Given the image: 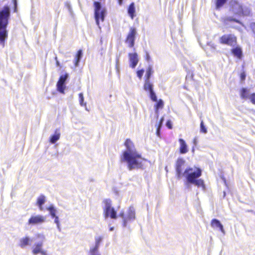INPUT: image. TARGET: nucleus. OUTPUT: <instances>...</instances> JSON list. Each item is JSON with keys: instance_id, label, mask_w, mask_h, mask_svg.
I'll use <instances>...</instances> for the list:
<instances>
[{"instance_id": "1", "label": "nucleus", "mask_w": 255, "mask_h": 255, "mask_svg": "<svg viewBox=\"0 0 255 255\" xmlns=\"http://www.w3.org/2000/svg\"><path fill=\"white\" fill-rule=\"evenodd\" d=\"M185 161L183 158L177 159L175 164L176 176L178 179L182 177L185 178V185L187 188H190L191 184H194L198 187H201L203 190L205 186L203 179H199L202 175V170L196 166L188 167L183 172V166Z\"/></svg>"}, {"instance_id": "2", "label": "nucleus", "mask_w": 255, "mask_h": 255, "mask_svg": "<svg viewBox=\"0 0 255 255\" xmlns=\"http://www.w3.org/2000/svg\"><path fill=\"white\" fill-rule=\"evenodd\" d=\"M125 145L126 150L121 155V162L127 163L129 171L143 170L145 168L144 163L147 160L142 158L141 154L136 151L130 139H127L125 142Z\"/></svg>"}, {"instance_id": "3", "label": "nucleus", "mask_w": 255, "mask_h": 255, "mask_svg": "<svg viewBox=\"0 0 255 255\" xmlns=\"http://www.w3.org/2000/svg\"><path fill=\"white\" fill-rule=\"evenodd\" d=\"M10 15V8L7 5H4L0 8V44L3 47L4 41L7 38L6 27Z\"/></svg>"}, {"instance_id": "4", "label": "nucleus", "mask_w": 255, "mask_h": 255, "mask_svg": "<svg viewBox=\"0 0 255 255\" xmlns=\"http://www.w3.org/2000/svg\"><path fill=\"white\" fill-rule=\"evenodd\" d=\"M229 10L235 15L238 16H249L251 12V9L249 6L236 0H232L229 2Z\"/></svg>"}, {"instance_id": "5", "label": "nucleus", "mask_w": 255, "mask_h": 255, "mask_svg": "<svg viewBox=\"0 0 255 255\" xmlns=\"http://www.w3.org/2000/svg\"><path fill=\"white\" fill-rule=\"evenodd\" d=\"M95 7L94 16L97 25L100 28L99 26V20L103 21L105 19L106 10L104 8H102L101 3L99 1H95L94 3Z\"/></svg>"}, {"instance_id": "6", "label": "nucleus", "mask_w": 255, "mask_h": 255, "mask_svg": "<svg viewBox=\"0 0 255 255\" xmlns=\"http://www.w3.org/2000/svg\"><path fill=\"white\" fill-rule=\"evenodd\" d=\"M105 207L104 208V213L105 219L110 217L111 219H116L117 218V212L112 207V202L110 199H105L104 201Z\"/></svg>"}, {"instance_id": "7", "label": "nucleus", "mask_w": 255, "mask_h": 255, "mask_svg": "<svg viewBox=\"0 0 255 255\" xmlns=\"http://www.w3.org/2000/svg\"><path fill=\"white\" fill-rule=\"evenodd\" d=\"M119 216L123 219V227H126L128 222L133 221L135 219V209L133 207L130 206L126 214H125L124 212L122 211L120 213Z\"/></svg>"}, {"instance_id": "8", "label": "nucleus", "mask_w": 255, "mask_h": 255, "mask_svg": "<svg viewBox=\"0 0 255 255\" xmlns=\"http://www.w3.org/2000/svg\"><path fill=\"white\" fill-rule=\"evenodd\" d=\"M69 77V75L67 73H65L64 75L60 76L58 81L57 82L56 87L57 91L60 93L64 94V90L66 87L65 83Z\"/></svg>"}, {"instance_id": "9", "label": "nucleus", "mask_w": 255, "mask_h": 255, "mask_svg": "<svg viewBox=\"0 0 255 255\" xmlns=\"http://www.w3.org/2000/svg\"><path fill=\"white\" fill-rule=\"evenodd\" d=\"M45 220L46 217L42 215H33L29 219L27 224L31 226L41 224L45 222Z\"/></svg>"}, {"instance_id": "10", "label": "nucleus", "mask_w": 255, "mask_h": 255, "mask_svg": "<svg viewBox=\"0 0 255 255\" xmlns=\"http://www.w3.org/2000/svg\"><path fill=\"white\" fill-rule=\"evenodd\" d=\"M136 34V28L134 27H130L126 40V42L128 44V46L130 48L134 46Z\"/></svg>"}, {"instance_id": "11", "label": "nucleus", "mask_w": 255, "mask_h": 255, "mask_svg": "<svg viewBox=\"0 0 255 255\" xmlns=\"http://www.w3.org/2000/svg\"><path fill=\"white\" fill-rule=\"evenodd\" d=\"M220 41L221 43L233 46L236 43V38L231 34L224 35L220 38Z\"/></svg>"}, {"instance_id": "12", "label": "nucleus", "mask_w": 255, "mask_h": 255, "mask_svg": "<svg viewBox=\"0 0 255 255\" xmlns=\"http://www.w3.org/2000/svg\"><path fill=\"white\" fill-rule=\"evenodd\" d=\"M128 57L130 67L134 68L138 62L137 54L136 53H129Z\"/></svg>"}, {"instance_id": "13", "label": "nucleus", "mask_w": 255, "mask_h": 255, "mask_svg": "<svg viewBox=\"0 0 255 255\" xmlns=\"http://www.w3.org/2000/svg\"><path fill=\"white\" fill-rule=\"evenodd\" d=\"M211 225L213 228H218L223 234H225V232L224 229L223 225L221 223L220 221L218 219H213L211 221Z\"/></svg>"}, {"instance_id": "14", "label": "nucleus", "mask_w": 255, "mask_h": 255, "mask_svg": "<svg viewBox=\"0 0 255 255\" xmlns=\"http://www.w3.org/2000/svg\"><path fill=\"white\" fill-rule=\"evenodd\" d=\"M240 97L242 99L246 100L250 99L251 95L250 90L246 88H242L240 90Z\"/></svg>"}, {"instance_id": "15", "label": "nucleus", "mask_w": 255, "mask_h": 255, "mask_svg": "<svg viewBox=\"0 0 255 255\" xmlns=\"http://www.w3.org/2000/svg\"><path fill=\"white\" fill-rule=\"evenodd\" d=\"M180 152L181 154H185L188 152L187 145L185 140L182 138H179Z\"/></svg>"}, {"instance_id": "16", "label": "nucleus", "mask_w": 255, "mask_h": 255, "mask_svg": "<svg viewBox=\"0 0 255 255\" xmlns=\"http://www.w3.org/2000/svg\"><path fill=\"white\" fill-rule=\"evenodd\" d=\"M235 22L237 23L242 24V22L240 20L234 17L233 16H227L224 18V22L226 25L229 24L230 22Z\"/></svg>"}, {"instance_id": "17", "label": "nucleus", "mask_w": 255, "mask_h": 255, "mask_svg": "<svg viewBox=\"0 0 255 255\" xmlns=\"http://www.w3.org/2000/svg\"><path fill=\"white\" fill-rule=\"evenodd\" d=\"M45 201L46 197L44 195L41 194L38 197L36 204L40 210H43V205L44 204Z\"/></svg>"}, {"instance_id": "18", "label": "nucleus", "mask_w": 255, "mask_h": 255, "mask_svg": "<svg viewBox=\"0 0 255 255\" xmlns=\"http://www.w3.org/2000/svg\"><path fill=\"white\" fill-rule=\"evenodd\" d=\"M30 239L28 237L21 238L19 240V246L21 248L23 249L26 246L30 245Z\"/></svg>"}, {"instance_id": "19", "label": "nucleus", "mask_w": 255, "mask_h": 255, "mask_svg": "<svg viewBox=\"0 0 255 255\" xmlns=\"http://www.w3.org/2000/svg\"><path fill=\"white\" fill-rule=\"evenodd\" d=\"M60 136V133L59 129H56L55 131V133L50 136L49 141L51 143L54 144L59 139Z\"/></svg>"}, {"instance_id": "20", "label": "nucleus", "mask_w": 255, "mask_h": 255, "mask_svg": "<svg viewBox=\"0 0 255 255\" xmlns=\"http://www.w3.org/2000/svg\"><path fill=\"white\" fill-rule=\"evenodd\" d=\"M35 247L32 250V253L34 255H36L40 253L41 251L43 246V242H39L35 244Z\"/></svg>"}, {"instance_id": "21", "label": "nucleus", "mask_w": 255, "mask_h": 255, "mask_svg": "<svg viewBox=\"0 0 255 255\" xmlns=\"http://www.w3.org/2000/svg\"><path fill=\"white\" fill-rule=\"evenodd\" d=\"M135 8L134 2H131L128 9V13L131 19H133L135 16Z\"/></svg>"}, {"instance_id": "22", "label": "nucleus", "mask_w": 255, "mask_h": 255, "mask_svg": "<svg viewBox=\"0 0 255 255\" xmlns=\"http://www.w3.org/2000/svg\"><path fill=\"white\" fill-rule=\"evenodd\" d=\"M83 55V52L82 50H79L76 53L75 57L74 60V63L75 67L79 66V63L82 58Z\"/></svg>"}, {"instance_id": "23", "label": "nucleus", "mask_w": 255, "mask_h": 255, "mask_svg": "<svg viewBox=\"0 0 255 255\" xmlns=\"http://www.w3.org/2000/svg\"><path fill=\"white\" fill-rule=\"evenodd\" d=\"M232 54L239 59H241L242 57L243 52L240 47H236L232 49Z\"/></svg>"}, {"instance_id": "24", "label": "nucleus", "mask_w": 255, "mask_h": 255, "mask_svg": "<svg viewBox=\"0 0 255 255\" xmlns=\"http://www.w3.org/2000/svg\"><path fill=\"white\" fill-rule=\"evenodd\" d=\"M143 89L145 91L150 92L153 90V85L150 80H145L143 85Z\"/></svg>"}, {"instance_id": "25", "label": "nucleus", "mask_w": 255, "mask_h": 255, "mask_svg": "<svg viewBox=\"0 0 255 255\" xmlns=\"http://www.w3.org/2000/svg\"><path fill=\"white\" fill-rule=\"evenodd\" d=\"M164 106V102L162 100L159 99L156 101V103L154 106L155 112L157 116V118L158 117V110L163 108Z\"/></svg>"}, {"instance_id": "26", "label": "nucleus", "mask_w": 255, "mask_h": 255, "mask_svg": "<svg viewBox=\"0 0 255 255\" xmlns=\"http://www.w3.org/2000/svg\"><path fill=\"white\" fill-rule=\"evenodd\" d=\"M46 209L49 212L50 215L52 218L57 216L56 215V209L53 205H51L49 207H47Z\"/></svg>"}, {"instance_id": "27", "label": "nucleus", "mask_w": 255, "mask_h": 255, "mask_svg": "<svg viewBox=\"0 0 255 255\" xmlns=\"http://www.w3.org/2000/svg\"><path fill=\"white\" fill-rule=\"evenodd\" d=\"M153 73V70L152 69V67L151 65H149L147 69H146V74H145V80H150V79L151 78V75Z\"/></svg>"}, {"instance_id": "28", "label": "nucleus", "mask_w": 255, "mask_h": 255, "mask_svg": "<svg viewBox=\"0 0 255 255\" xmlns=\"http://www.w3.org/2000/svg\"><path fill=\"white\" fill-rule=\"evenodd\" d=\"M228 0H216V7L217 9H219Z\"/></svg>"}, {"instance_id": "29", "label": "nucleus", "mask_w": 255, "mask_h": 255, "mask_svg": "<svg viewBox=\"0 0 255 255\" xmlns=\"http://www.w3.org/2000/svg\"><path fill=\"white\" fill-rule=\"evenodd\" d=\"M200 132L206 134L207 133V129L205 126L204 125V122L203 121H201L200 123Z\"/></svg>"}, {"instance_id": "30", "label": "nucleus", "mask_w": 255, "mask_h": 255, "mask_svg": "<svg viewBox=\"0 0 255 255\" xmlns=\"http://www.w3.org/2000/svg\"><path fill=\"white\" fill-rule=\"evenodd\" d=\"M148 93L150 99L153 102H156L157 101V98L154 91L153 90L148 92Z\"/></svg>"}, {"instance_id": "31", "label": "nucleus", "mask_w": 255, "mask_h": 255, "mask_svg": "<svg viewBox=\"0 0 255 255\" xmlns=\"http://www.w3.org/2000/svg\"><path fill=\"white\" fill-rule=\"evenodd\" d=\"M79 102H80V105L81 106H86V103H84V98L83 94L82 93H80L79 94Z\"/></svg>"}, {"instance_id": "32", "label": "nucleus", "mask_w": 255, "mask_h": 255, "mask_svg": "<svg viewBox=\"0 0 255 255\" xmlns=\"http://www.w3.org/2000/svg\"><path fill=\"white\" fill-rule=\"evenodd\" d=\"M99 247L97 246H95L94 248H91L90 249V253L91 255H97V252L98 251Z\"/></svg>"}, {"instance_id": "33", "label": "nucleus", "mask_w": 255, "mask_h": 255, "mask_svg": "<svg viewBox=\"0 0 255 255\" xmlns=\"http://www.w3.org/2000/svg\"><path fill=\"white\" fill-rule=\"evenodd\" d=\"M103 240L102 237H95V246L100 247V245Z\"/></svg>"}, {"instance_id": "34", "label": "nucleus", "mask_w": 255, "mask_h": 255, "mask_svg": "<svg viewBox=\"0 0 255 255\" xmlns=\"http://www.w3.org/2000/svg\"><path fill=\"white\" fill-rule=\"evenodd\" d=\"M119 68H120V64H119V57H118L117 55L116 59V69L117 70V71L118 72H119Z\"/></svg>"}, {"instance_id": "35", "label": "nucleus", "mask_w": 255, "mask_h": 255, "mask_svg": "<svg viewBox=\"0 0 255 255\" xmlns=\"http://www.w3.org/2000/svg\"><path fill=\"white\" fill-rule=\"evenodd\" d=\"M144 71L143 69H141V70H139L137 71L136 72V74H137V76L139 78V79H141V77H142L143 76V73H144Z\"/></svg>"}, {"instance_id": "36", "label": "nucleus", "mask_w": 255, "mask_h": 255, "mask_svg": "<svg viewBox=\"0 0 255 255\" xmlns=\"http://www.w3.org/2000/svg\"><path fill=\"white\" fill-rule=\"evenodd\" d=\"M250 100L253 104L255 105V93L251 94Z\"/></svg>"}, {"instance_id": "37", "label": "nucleus", "mask_w": 255, "mask_h": 255, "mask_svg": "<svg viewBox=\"0 0 255 255\" xmlns=\"http://www.w3.org/2000/svg\"><path fill=\"white\" fill-rule=\"evenodd\" d=\"M12 2L13 3V11L14 12H16L17 11V0H12Z\"/></svg>"}, {"instance_id": "38", "label": "nucleus", "mask_w": 255, "mask_h": 255, "mask_svg": "<svg viewBox=\"0 0 255 255\" xmlns=\"http://www.w3.org/2000/svg\"><path fill=\"white\" fill-rule=\"evenodd\" d=\"M250 26L252 31L255 34V22H251L250 24Z\"/></svg>"}, {"instance_id": "39", "label": "nucleus", "mask_w": 255, "mask_h": 255, "mask_svg": "<svg viewBox=\"0 0 255 255\" xmlns=\"http://www.w3.org/2000/svg\"><path fill=\"white\" fill-rule=\"evenodd\" d=\"M166 126L168 128L171 129L172 128V125L171 121L168 120L166 123Z\"/></svg>"}, {"instance_id": "40", "label": "nucleus", "mask_w": 255, "mask_h": 255, "mask_svg": "<svg viewBox=\"0 0 255 255\" xmlns=\"http://www.w3.org/2000/svg\"><path fill=\"white\" fill-rule=\"evenodd\" d=\"M54 219V223L57 225L60 224V222L59 220V217L56 216V217L53 218Z\"/></svg>"}, {"instance_id": "41", "label": "nucleus", "mask_w": 255, "mask_h": 255, "mask_svg": "<svg viewBox=\"0 0 255 255\" xmlns=\"http://www.w3.org/2000/svg\"><path fill=\"white\" fill-rule=\"evenodd\" d=\"M246 74L244 72L242 73L241 74V80H242V81L245 80V79H246Z\"/></svg>"}, {"instance_id": "42", "label": "nucleus", "mask_w": 255, "mask_h": 255, "mask_svg": "<svg viewBox=\"0 0 255 255\" xmlns=\"http://www.w3.org/2000/svg\"><path fill=\"white\" fill-rule=\"evenodd\" d=\"M164 121V118L163 117H162L159 122V124H158V127H162V124H163V122Z\"/></svg>"}, {"instance_id": "43", "label": "nucleus", "mask_w": 255, "mask_h": 255, "mask_svg": "<svg viewBox=\"0 0 255 255\" xmlns=\"http://www.w3.org/2000/svg\"><path fill=\"white\" fill-rule=\"evenodd\" d=\"M150 59V57L149 56V54H148V53L147 52H146V57H145L146 60H147V61H149Z\"/></svg>"}, {"instance_id": "44", "label": "nucleus", "mask_w": 255, "mask_h": 255, "mask_svg": "<svg viewBox=\"0 0 255 255\" xmlns=\"http://www.w3.org/2000/svg\"><path fill=\"white\" fill-rule=\"evenodd\" d=\"M160 128H161L160 127H158L156 129V134L157 136H159V135H160Z\"/></svg>"}, {"instance_id": "45", "label": "nucleus", "mask_w": 255, "mask_h": 255, "mask_svg": "<svg viewBox=\"0 0 255 255\" xmlns=\"http://www.w3.org/2000/svg\"><path fill=\"white\" fill-rule=\"evenodd\" d=\"M209 46H210L213 50L216 49V45L213 43L209 44Z\"/></svg>"}, {"instance_id": "46", "label": "nucleus", "mask_w": 255, "mask_h": 255, "mask_svg": "<svg viewBox=\"0 0 255 255\" xmlns=\"http://www.w3.org/2000/svg\"><path fill=\"white\" fill-rule=\"evenodd\" d=\"M193 143L195 146H196L197 144V137H195L193 139Z\"/></svg>"}, {"instance_id": "47", "label": "nucleus", "mask_w": 255, "mask_h": 255, "mask_svg": "<svg viewBox=\"0 0 255 255\" xmlns=\"http://www.w3.org/2000/svg\"><path fill=\"white\" fill-rule=\"evenodd\" d=\"M55 60L56 61V65H57V66L60 67V64L59 62L57 60V57H55Z\"/></svg>"}, {"instance_id": "48", "label": "nucleus", "mask_w": 255, "mask_h": 255, "mask_svg": "<svg viewBox=\"0 0 255 255\" xmlns=\"http://www.w3.org/2000/svg\"><path fill=\"white\" fill-rule=\"evenodd\" d=\"M40 253L42 255H47L46 252L45 251H43V250H41V251L40 252Z\"/></svg>"}, {"instance_id": "49", "label": "nucleus", "mask_w": 255, "mask_h": 255, "mask_svg": "<svg viewBox=\"0 0 255 255\" xmlns=\"http://www.w3.org/2000/svg\"><path fill=\"white\" fill-rule=\"evenodd\" d=\"M56 226H57V228L59 232H61V227H60V224L57 225Z\"/></svg>"}, {"instance_id": "50", "label": "nucleus", "mask_w": 255, "mask_h": 255, "mask_svg": "<svg viewBox=\"0 0 255 255\" xmlns=\"http://www.w3.org/2000/svg\"><path fill=\"white\" fill-rule=\"evenodd\" d=\"M123 0H118V2L120 5H122L123 3Z\"/></svg>"}, {"instance_id": "51", "label": "nucleus", "mask_w": 255, "mask_h": 255, "mask_svg": "<svg viewBox=\"0 0 255 255\" xmlns=\"http://www.w3.org/2000/svg\"><path fill=\"white\" fill-rule=\"evenodd\" d=\"M114 227H111V228H110V231H114Z\"/></svg>"}, {"instance_id": "52", "label": "nucleus", "mask_w": 255, "mask_h": 255, "mask_svg": "<svg viewBox=\"0 0 255 255\" xmlns=\"http://www.w3.org/2000/svg\"><path fill=\"white\" fill-rule=\"evenodd\" d=\"M68 9H69V11H70L71 9V7L70 5H68Z\"/></svg>"}, {"instance_id": "53", "label": "nucleus", "mask_w": 255, "mask_h": 255, "mask_svg": "<svg viewBox=\"0 0 255 255\" xmlns=\"http://www.w3.org/2000/svg\"><path fill=\"white\" fill-rule=\"evenodd\" d=\"M194 147H193L192 148V152H194Z\"/></svg>"}, {"instance_id": "54", "label": "nucleus", "mask_w": 255, "mask_h": 255, "mask_svg": "<svg viewBox=\"0 0 255 255\" xmlns=\"http://www.w3.org/2000/svg\"><path fill=\"white\" fill-rule=\"evenodd\" d=\"M225 194H226L225 192H224V196H225Z\"/></svg>"}, {"instance_id": "55", "label": "nucleus", "mask_w": 255, "mask_h": 255, "mask_svg": "<svg viewBox=\"0 0 255 255\" xmlns=\"http://www.w3.org/2000/svg\"><path fill=\"white\" fill-rule=\"evenodd\" d=\"M101 255L100 254H97V255Z\"/></svg>"}]
</instances>
